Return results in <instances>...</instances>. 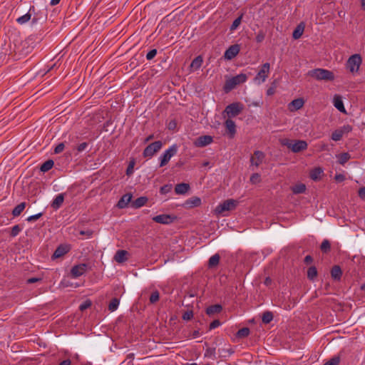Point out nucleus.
Here are the masks:
<instances>
[{
    "label": "nucleus",
    "mask_w": 365,
    "mask_h": 365,
    "mask_svg": "<svg viewBox=\"0 0 365 365\" xmlns=\"http://www.w3.org/2000/svg\"><path fill=\"white\" fill-rule=\"evenodd\" d=\"M281 143L295 153L303 151L308 147L307 143L303 140H289L285 138L282 140Z\"/></svg>",
    "instance_id": "obj_1"
},
{
    "label": "nucleus",
    "mask_w": 365,
    "mask_h": 365,
    "mask_svg": "<svg viewBox=\"0 0 365 365\" xmlns=\"http://www.w3.org/2000/svg\"><path fill=\"white\" fill-rule=\"evenodd\" d=\"M308 75L318 81H333L334 75L332 71L324 68H315L309 71Z\"/></svg>",
    "instance_id": "obj_2"
},
{
    "label": "nucleus",
    "mask_w": 365,
    "mask_h": 365,
    "mask_svg": "<svg viewBox=\"0 0 365 365\" xmlns=\"http://www.w3.org/2000/svg\"><path fill=\"white\" fill-rule=\"evenodd\" d=\"M247 79V76L245 73H240L229 79H227L223 89L225 92L228 93L234 89L237 86L245 83Z\"/></svg>",
    "instance_id": "obj_3"
},
{
    "label": "nucleus",
    "mask_w": 365,
    "mask_h": 365,
    "mask_svg": "<svg viewBox=\"0 0 365 365\" xmlns=\"http://www.w3.org/2000/svg\"><path fill=\"white\" fill-rule=\"evenodd\" d=\"M362 63V58L359 54L351 55L347 60L346 68L351 73L354 74L359 70L360 66Z\"/></svg>",
    "instance_id": "obj_4"
},
{
    "label": "nucleus",
    "mask_w": 365,
    "mask_h": 365,
    "mask_svg": "<svg viewBox=\"0 0 365 365\" xmlns=\"http://www.w3.org/2000/svg\"><path fill=\"white\" fill-rule=\"evenodd\" d=\"M178 150V146L176 144L172 145L168 149L165 150L159 158V167L162 168L166 165L171 159V158L177 154Z\"/></svg>",
    "instance_id": "obj_5"
},
{
    "label": "nucleus",
    "mask_w": 365,
    "mask_h": 365,
    "mask_svg": "<svg viewBox=\"0 0 365 365\" xmlns=\"http://www.w3.org/2000/svg\"><path fill=\"white\" fill-rule=\"evenodd\" d=\"M238 205V201L234 199H228L219 204L215 208L217 214H222L225 211L234 210Z\"/></svg>",
    "instance_id": "obj_6"
},
{
    "label": "nucleus",
    "mask_w": 365,
    "mask_h": 365,
    "mask_svg": "<svg viewBox=\"0 0 365 365\" xmlns=\"http://www.w3.org/2000/svg\"><path fill=\"white\" fill-rule=\"evenodd\" d=\"M270 65L269 63H264L256 76L254 78L255 83L257 85H260L264 83L268 77V74L269 73Z\"/></svg>",
    "instance_id": "obj_7"
},
{
    "label": "nucleus",
    "mask_w": 365,
    "mask_h": 365,
    "mask_svg": "<svg viewBox=\"0 0 365 365\" xmlns=\"http://www.w3.org/2000/svg\"><path fill=\"white\" fill-rule=\"evenodd\" d=\"M243 108L244 106L241 103L235 102L227 106L224 113H225L229 118H233L238 115L242 111Z\"/></svg>",
    "instance_id": "obj_8"
},
{
    "label": "nucleus",
    "mask_w": 365,
    "mask_h": 365,
    "mask_svg": "<svg viewBox=\"0 0 365 365\" xmlns=\"http://www.w3.org/2000/svg\"><path fill=\"white\" fill-rule=\"evenodd\" d=\"M162 146L163 143L160 140L155 141L144 149L143 155L145 158H151L162 148Z\"/></svg>",
    "instance_id": "obj_9"
},
{
    "label": "nucleus",
    "mask_w": 365,
    "mask_h": 365,
    "mask_svg": "<svg viewBox=\"0 0 365 365\" xmlns=\"http://www.w3.org/2000/svg\"><path fill=\"white\" fill-rule=\"evenodd\" d=\"M88 267V265L86 263L74 265L71 269L70 274L73 278H78L86 273Z\"/></svg>",
    "instance_id": "obj_10"
},
{
    "label": "nucleus",
    "mask_w": 365,
    "mask_h": 365,
    "mask_svg": "<svg viewBox=\"0 0 365 365\" xmlns=\"http://www.w3.org/2000/svg\"><path fill=\"white\" fill-rule=\"evenodd\" d=\"M175 219L176 217L166 214L156 215L153 217V220L154 222L163 225H169L172 223Z\"/></svg>",
    "instance_id": "obj_11"
},
{
    "label": "nucleus",
    "mask_w": 365,
    "mask_h": 365,
    "mask_svg": "<svg viewBox=\"0 0 365 365\" xmlns=\"http://www.w3.org/2000/svg\"><path fill=\"white\" fill-rule=\"evenodd\" d=\"M240 47L238 44L230 46L225 52L224 58L227 60L233 59L240 52Z\"/></svg>",
    "instance_id": "obj_12"
},
{
    "label": "nucleus",
    "mask_w": 365,
    "mask_h": 365,
    "mask_svg": "<svg viewBox=\"0 0 365 365\" xmlns=\"http://www.w3.org/2000/svg\"><path fill=\"white\" fill-rule=\"evenodd\" d=\"M36 38V36L31 35L26 38L24 41L22 42V47L26 53H30L34 48Z\"/></svg>",
    "instance_id": "obj_13"
},
{
    "label": "nucleus",
    "mask_w": 365,
    "mask_h": 365,
    "mask_svg": "<svg viewBox=\"0 0 365 365\" xmlns=\"http://www.w3.org/2000/svg\"><path fill=\"white\" fill-rule=\"evenodd\" d=\"M70 250V246L66 244L60 245L54 251L52 259H57L63 257Z\"/></svg>",
    "instance_id": "obj_14"
},
{
    "label": "nucleus",
    "mask_w": 365,
    "mask_h": 365,
    "mask_svg": "<svg viewBox=\"0 0 365 365\" xmlns=\"http://www.w3.org/2000/svg\"><path fill=\"white\" fill-rule=\"evenodd\" d=\"M225 126L229 138H232L236 133V125L235 121L228 118L225 122Z\"/></svg>",
    "instance_id": "obj_15"
},
{
    "label": "nucleus",
    "mask_w": 365,
    "mask_h": 365,
    "mask_svg": "<svg viewBox=\"0 0 365 365\" xmlns=\"http://www.w3.org/2000/svg\"><path fill=\"white\" fill-rule=\"evenodd\" d=\"M264 158V153L259 150H256L255 151L253 156H252L250 161L252 165H255L257 167L262 163Z\"/></svg>",
    "instance_id": "obj_16"
},
{
    "label": "nucleus",
    "mask_w": 365,
    "mask_h": 365,
    "mask_svg": "<svg viewBox=\"0 0 365 365\" xmlns=\"http://www.w3.org/2000/svg\"><path fill=\"white\" fill-rule=\"evenodd\" d=\"M35 13V7L34 6H31L26 14L19 17L16 19V21L18 24L23 25L27 23L29 20L31 19V15L32 14Z\"/></svg>",
    "instance_id": "obj_17"
},
{
    "label": "nucleus",
    "mask_w": 365,
    "mask_h": 365,
    "mask_svg": "<svg viewBox=\"0 0 365 365\" xmlns=\"http://www.w3.org/2000/svg\"><path fill=\"white\" fill-rule=\"evenodd\" d=\"M212 137L210 135H202L197 138L195 145L197 147H205L212 142Z\"/></svg>",
    "instance_id": "obj_18"
},
{
    "label": "nucleus",
    "mask_w": 365,
    "mask_h": 365,
    "mask_svg": "<svg viewBox=\"0 0 365 365\" xmlns=\"http://www.w3.org/2000/svg\"><path fill=\"white\" fill-rule=\"evenodd\" d=\"M333 104L334 107L343 113H346V109L344 106V103L341 97L339 95H335L333 98Z\"/></svg>",
    "instance_id": "obj_19"
},
{
    "label": "nucleus",
    "mask_w": 365,
    "mask_h": 365,
    "mask_svg": "<svg viewBox=\"0 0 365 365\" xmlns=\"http://www.w3.org/2000/svg\"><path fill=\"white\" fill-rule=\"evenodd\" d=\"M131 199L132 194L126 193L120 197V199L118 202L117 206L120 209L125 208L128 206L129 202H131Z\"/></svg>",
    "instance_id": "obj_20"
},
{
    "label": "nucleus",
    "mask_w": 365,
    "mask_h": 365,
    "mask_svg": "<svg viewBox=\"0 0 365 365\" xmlns=\"http://www.w3.org/2000/svg\"><path fill=\"white\" fill-rule=\"evenodd\" d=\"M128 255V252L126 250H119L115 252L114 259L118 263H123L127 260Z\"/></svg>",
    "instance_id": "obj_21"
},
{
    "label": "nucleus",
    "mask_w": 365,
    "mask_h": 365,
    "mask_svg": "<svg viewBox=\"0 0 365 365\" xmlns=\"http://www.w3.org/2000/svg\"><path fill=\"white\" fill-rule=\"evenodd\" d=\"M190 185L187 183L182 182L177 184L175 187V192L177 195H185L190 190Z\"/></svg>",
    "instance_id": "obj_22"
},
{
    "label": "nucleus",
    "mask_w": 365,
    "mask_h": 365,
    "mask_svg": "<svg viewBox=\"0 0 365 365\" xmlns=\"http://www.w3.org/2000/svg\"><path fill=\"white\" fill-rule=\"evenodd\" d=\"M64 200V195L63 193L58 194L56 196L51 202V207L54 210H58L61 207Z\"/></svg>",
    "instance_id": "obj_23"
},
{
    "label": "nucleus",
    "mask_w": 365,
    "mask_h": 365,
    "mask_svg": "<svg viewBox=\"0 0 365 365\" xmlns=\"http://www.w3.org/2000/svg\"><path fill=\"white\" fill-rule=\"evenodd\" d=\"M331 276L335 281H339L342 276V271L339 265H334L331 269Z\"/></svg>",
    "instance_id": "obj_24"
},
{
    "label": "nucleus",
    "mask_w": 365,
    "mask_h": 365,
    "mask_svg": "<svg viewBox=\"0 0 365 365\" xmlns=\"http://www.w3.org/2000/svg\"><path fill=\"white\" fill-rule=\"evenodd\" d=\"M148 200V197L144 196L138 197L136 200L131 202V207L135 209L140 208L146 204Z\"/></svg>",
    "instance_id": "obj_25"
},
{
    "label": "nucleus",
    "mask_w": 365,
    "mask_h": 365,
    "mask_svg": "<svg viewBox=\"0 0 365 365\" xmlns=\"http://www.w3.org/2000/svg\"><path fill=\"white\" fill-rule=\"evenodd\" d=\"M222 310V307L220 304H214L209 306L206 309V314L209 316H212L215 314L220 313Z\"/></svg>",
    "instance_id": "obj_26"
},
{
    "label": "nucleus",
    "mask_w": 365,
    "mask_h": 365,
    "mask_svg": "<svg viewBox=\"0 0 365 365\" xmlns=\"http://www.w3.org/2000/svg\"><path fill=\"white\" fill-rule=\"evenodd\" d=\"M304 100L302 98H297L293 100L289 103V109L291 110H297L300 109L304 106Z\"/></svg>",
    "instance_id": "obj_27"
},
{
    "label": "nucleus",
    "mask_w": 365,
    "mask_h": 365,
    "mask_svg": "<svg viewBox=\"0 0 365 365\" xmlns=\"http://www.w3.org/2000/svg\"><path fill=\"white\" fill-rule=\"evenodd\" d=\"M322 175H323V170L319 167L314 168L310 172V178L312 180H313L314 181L319 180Z\"/></svg>",
    "instance_id": "obj_28"
},
{
    "label": "nucleus",
    "mask_w": 365,
    "mask_h": 365,
    "mask_svg": "<svg viewBox=\"0 0 365 365\" xmlns=\"http://www.w3.org/2000/svg\"><path fill=\"white\" fill-rule=\"evenodd\" d=\"M202 62L203 59L202 56H198L192 61L190 67L194 70H197L201 67Z\"/></svg>",
    "instance_id": "obj_29"
},
{
    "label": "nucleus",
    "mask_w": 365,
    "mask_h": 365,
    "mask_svg": "<svg viewBox=\"0 0 365 365\" xmlns=\"http://www.w3.org/2000/svg\"><path fill=\"white\" fill-rule=\"evenodd\" d=\"M26 206V203L25 202H21L14 208V210H12V215L14 217L19 216L25 209Z\"/></svg>",
    "instance_id": "obj_30"
},
{
    "label": "nucleus",
    "mask_w": 365,
    "mask_h": 365,
    "mask_svg": "<svg viewBox=\"0 0 365 365\" xmlns=\"http://www.w3.org/2000/svg\"><path fill=\"white\" fill-rule=\"evenodd\" d=\"M304 29V25L302 24H299L296 27V29L294 30L293 34H292V37L294 39L299 38L302 36V35L303 34Z\"/></svg>",
    "instance_id": "obj_31"
},
{
    "label": "nucleus",
    "mask_w": 365,
    "mask_h": 365,
    "mask_svg": "<svg viewBox=\"0 0 365 365\" xmlns=\"http://www.w3.org/2000/svg\"><path fill=\"white\" fill-rule=\"evenodd\" d=\"M306 190V186L303 183H298L292 187V191L294 194H302Z\"/></svg>",
    "instance_id": "obj_32"
},
{
    "label": "nucleus",
    "mask_w": 365,
    "mask_h": 365,
    "mask_svg": "<svg viewBox=\"0 0 365 365\" xmlns=\"http://www.w3.org/2000/svg\"><path fill=\"white\" fill-rule=\"evenodd\" d=\"M53 165L54 162L53 160H48L41 165L40 170L43 173L48 172L53 168Z\"/></svg>",
    "instance_id": "obj_33"
},
{
    "label": "nucleus",
    "mask_w": 365,
    "mask_h": 365,
    "mask_svg": "<svg viewBox=\"0 0 365 365\" xmlns=\"http://www.w3.org/2000/svg\"><path fill=\"white\" fill-rule=\"evenodd\" d=\"M220 257L218 254H215V255H212L209 259V261H208L209 267L212 268V267H216L220 262Z\"/></svg>",
    "instance_id": "obj_34"
},
{
    "label": "nucleus",
    "mask_w": 365,
    "mask_h": 365,
    "mask_svg": "<svg viewBox=\"0 0 365 365\" xmlns=\"http://www.w3.org/2000/svg\"><path fill=\"white\" fill-rule=\"evenodd\" d=\"M273 319V314L272 312L267 311L262 314V321L264 324H267Z\"/></svg>",
    "instance_id": "obj_35"
},
{
    "label": "nucleus",
    "mask_w": 365,
    "mask_h": 365,
    "mask_svg": "<svg viewBox=\"0 0 365 365\" xmlns=\"http://www.w3.org/2000/svg\"><path fill=\"white\" fill-rule=\"evenodd\" d=\"M317 274L318 272L317 268L314 266H312L309 267L307 270V278L309 280L313 281L317 277Z\"/></svg>",
    "instance_id": "obj_36"
},
{
    "label": "nucleus",
    "mask_w": 365,
    "mask_h": 365,
    "mask_svg": "<svg viewBox=\"0 0 365 365\" xmlns=\"http://www.w3.org/2000/svg\"><path fill=\"white\" fill-rule=\"evenodd\" d=\"M119 304H120L119 299H118L116 297L113 298L108 304V310L112 312L115 311L118 309Z\"/></svg>",
    "instance_id": "obj_37"
},
{
    "label": "nucleus",
    "mask_w": 365,
    "mask_h": 365,
    "mask_svg": "<svg viewBox=\"0 0 365 365\" xmlns=\"http://www.w3.org/2000/svg\"><path fill=\"white\" fill-rule=\"evenodd\" d=\"M337 158L339 163L344 165L351 158V155L348 153H342Z\"/></svg>",
    "instance_id": "obj_38"
},
{
    "label": "nucleus",
    "mask_w": 365,
    "mask_h": 365,
    "mask_svg": "<svg viewBox=\"0 0 365 365\" xmlns=\"http://www.w3.org/2000/svg\"><path fill=\"white\" fill-rule=\"evenodd\" d=\"M250 333V329L247 327H243L238 330V331L236 334V336L237 338H245L249 336Z\"/></svg>",
    "instance_id": "obj_39"
},
{
    "label": "nucleus",
    "mask_w": 365,
    "mask_h": 365,
    "mask_svg": "<svg viewBox=\"0 0 365 365\" xmlns=\"http://www.w3.org/2000/svg\"><path fill=\"white\" fill-rule=\"evenodd\" d=\"M320 249L324 253L328 252L331 249L329 241L328 240H324L321 244Z\"/></svg>",
    "instance_id": "obj_40"
},
{
    "label": "nucleus",
    "mask_w": 365,
    "mask_h": 365,
    "mask_svg": "<svg viewBox=\"0 0 365 365\" xmlns=\"http://www.w3.org/2000/svg\"><path fill=\"white\" fill-rule=\"evenodd\" d=\"M343 134L340 129L335 130L331 134V139L334 141H339L341 139Z\"/></svg>",
    "instance_id": "obj_41"
},
{
    "label": "nucleus",
    "mask_w": 365,
    "mask_h": 365,
    "mask_svg": "<svg viewBox=\"0 0 365 365\" xmlns=\"http://www.w3.org/2000/svg\"><path fill=\"white\" fill-rule=\"evenodd\" d=\"M219 352L222 354L223 356H230L235 353V350L232 348L229 349H220Z\"/></svg>",
    "instance_id": "obj_42"
},
{
    "label": "nucleus",
    "mask_w": 365,
    "mask_h": 365,
    "mask_svg": "<svg viewBox=\"0 0 365 365\" xmlns=\"http://www.w3.org/2000/svg\"><path fill=\"white\" fill-rule=\"evenodd\" d=\"M173 189V185L171 184H166L162 186L160 189V193L161 195H165L170 192Z\"/></svg>",
    "instance_id": "obj_43"
},
{
    "label": "nucleus",
    "mask_w": 365,
    "mask_h": 365,
    "mask_svg": "<svg viewBox=\"0 0 365 365\" xmlns=\"http://www.w3.org/2000/svg\"><path fill=\"white\" fill-rule=\"evenodd\" d=\"M242 18V15H241L240 16L237 17V19H235L234 20L232 25L230 26V31H235L237 29V27L241 24Z\"/></svg>",
    "instance_id": "obj_44"
},
{
    "label": "nucleus",
    "mask_w": 365,
    "mask_h": 365,
    "mask_svg": "<svg viewBox=\"0 0 365 365\" xmlns=\"http://www.w3.org/2000/svg\"><path fill=\"white\" fill-rule=\"evenodd\" d=\"M22 228L19 225H14L11 230L10 235L13 237L17 236L21 231Z\"/></svg>",
    "instance_id": "obj_45"
},
{
    "label": "nucleus",
    "mask_w": 365,
    "mask_h": 365,
    "mask_svg": "<svg viewBox=\"0 0 365 365\" xmlns=\"http://www.w3.org/2000/svg\"><path fill=\"white\" fill-rule=\"evenodd\" d=\"M159 293L158 291H155L152 292L150 297V302L152 304H154L157 302L159 300Z\"/></svg>",
    "instance_id": "obj_46"
},
{
    "label": "nucleus",
    "mask_w": 365,
    "mask_h": 365,
    "mask_svg": "<svg viewBox=\"0 0 365 365\" xmlns=\"http://www.w3.org/2000/svg\"><path fill=\"white\" fill-rule=\"evenodd\" d=\"M182 319L185 321L190 320L193 317V312L191 310L186 311L182 314Z\"/></svg>",
    "instance_id": "obj_47"
},
{
    "label": "nucleus",
    "mask_w": 365,
    "mask_h": 365,
    "mask_svg": "<svg viewBox=\"0 0 365 365\" xmlns=\"http://www.w3.org/2000/svg\"><path fill=\"white\" fill-rule=\"evenodd\" d=\"M158 51L157 49L154 48L150 50L146 55V58L148 61H150L155 58V56L157 55Z\"/></svg>",
    "instance_id": "obj_48"
},
{
    "label": "nucleus",
    "mask_w": 365,
    "mask_h": 365,
    "mask_svg": "<svg viewBox=\"0 0 365 365\" xmlns=\"http://www.w3.org/2000/svg\"><path fill=\"white\" fill-rule=\"evenodd\" d=\"M65 148V144L64 143H61L59 144H58L55 148H54V153L55 154H58V153H61V152H63V150H64Z\"/></svg>",
    "instance_id": "obj_49"
},
{
    "label": "nucleus",
    "mask_w": 365,
    "mask_h": 365,
    "mask_svg": "<svg viewBox=\"0 0 365 365\" xmlns=\"http://www.w3.org/2000/svg\"><path fill=\"white\" fill-rule=\"evenodd\" d=\"M91 306V302L90 300H86L83 302L81 305L79 306V309L81 311H84L86 309L89 308Z\"/></svg>",
    "instance_id": "obj_50"
},
{
    "label": "nucleus",
    "mask_w": 365,
    "mask_h": 365,
    "mask_svg": "<svg viewBox=\"0 0 365 365\" xmlns=\"http://www.w3.org/2000/svg\"><path fill=\"white\" fill-rule=\"evenodd\" d=\"M42 215H43V213L42 212H39V213H37L36 215H33L29 216V217H27L26 220L28 222H34V221H36V220H38Z\"/></svg>",
    "instance_id": "obj_51"
},
{
    "label": "nucleus",
    "mask_w": 365,
    "mask_h": 365,
    "mask_svg": "<svg viewBox=\"0 0 365 365\" xmlns=\"http://www.w3.org/2000/svg\"><path fill=\"white\" fill-rule=\"evenodd\" d=\"M339 364V358L337 356L333 357L324 365H338Z\"/></svg>",
    "instance_id": "obj_52"
},
{
    "label": "nucleus",
    "mask_w": 365,
    "mask_h": 365,
    "mask_svg": "<svg viewBox=\"0 0 365 365\" xmlns=\"http://www.w3.org/2000/svg\"><path fill=\"white\" fill-rule=\"evenodd\" d=\"M260 180V175L258 173H254L250 177V181L252 183L255 184Z\"/></svg>",
    "instance_id": "obj_53"
},
{
    "label": "nucleus",
    "mask_w": 365,
    "mask_h": 365,
    "mask_svg": "<svg viewBox=\"0 0 365 365\" xmlns=\"http://www.w3.org/2000/svg\"><path fill=\"white\" fill-rule=\"evenodd\" d=\"M134 165H135L134 161L130 162V163L126 169V175H130L131 174H133Z\"/></svg>",
    "instance_id": "obj_54"
},
{
    "label": "nucleus",
    "mask_w": 365,
    "mask_h": 365,
    "mask_svg": "<svg viewBox=\"0 0 365 365\" xmlns=\"http://www.w3.org/2000/svg\"><path fill=\"white\" fill-rule=\"evenodd\" d=\"M341 131L342 134L348 133L352 130V127L349 125H345L342 126L341 128H339Z\"/></svg>",
    "instance_id": "obj_55"
},
{
    "label": "nucleus",
    "mask_w": 365,
    "mask_h": 365,
    "mask_svg": "<svg viewBox=\"0 0 365 365\" xmlns=\"http://www.w3.org/2000/svg\"><path fill=\"white\" fill-rule=\"evenodd\" d=\"M221 324L220 322L218 319H215L213 322H212L210 324L209 329L210 330L214 329L220 327Z\"/></svg>",
    "instance_id": "obj_56"
},
{
    "label": "nucleus",
    "mask_w": 365,
    "mask_h": 365,
    "mask_svg": "<svg viewBox=\"0 0 365 365\" xmlns=\"http://www.w3.org/2000/svg\"><path fill=\"white\" fill-rule=\"evenodd\" d=\"M88 147V143L86 142H83L81 144H79L77 147V150L78 153H81L84 151Z\"/></svg>",
    "instance_id": "obj_57"
},
{
    "label": "nucleus",
    "mask_w": 365,
    "mask_h": 365,
    "mask_svg": "<svg viewBox=\"0 0 365 365\" xmlns=\"http://www.w3.org/2000/svg\"><path fill=\"white\" fill-rule=\"evenodd\" d=\"M265 35L262 31H259L256 36V41L257 43H261L264 39Z\"/></svg>",
    "instance_id": "obj_58"
},
{
    "label": "nucleus",
    "mask_w": 365,
    "mask_h": 365,
    "mask_svg": "<svg viewBox=\"0 0 365 365\" xmlns=\"http://www.w3.org/2000/svg\"><path fill=\"white\" fill-rule=\"evenodd\" d=\"M80 235H86L87 238H91L93 235V231H91L90 230H81V231H80Z\"/></svg>",
    "instance_id": "obj_59"
},
{
    "label": "nucleus",
    "mask_w": 365,
    "mask_h": 365,
    "mask_svg": "<svg viewBox=\"0 0 365 365\" xmlns=\"http://www.w3.org/2000/svg\"><path fill=\"white\" fill-rule=\"evenodd\" d=\"M40 281H41V278L40 277H31L26 280V282L28 284H34Z\"/></svg>",
    "instance_id": "obj_60"
},
{
    "label": "nucleus",
    "mask_w": 365,
    "mask_h": 365,
    "mask_svg": "<svg viewBox=\"0 0 365 365\" xmlns=\"http://www.w3.org/2000/svg\"><path fill=\"white\" fill-rule=\"evenodd\" d=\"M334 179L336 182H341L345 180V176L343 174H336Z\"/></svg>",
    "instance_id": "obj_61"
},
{
    "label": "nucleus",
    "mask_w": 365,
    "mask_h": 365,
    "mask_svg": "<svg viewBox=\"0 0 365 365\" xmlns=\"http://www.w3.org/2000/svg\"><path fill=\"white\" fill-rule=\"evenodd\" d=\"M191 203L194 206H198L201 204V200L199 197H195L191 200Z\"/></svg>",
    "instance_id": "obj_62"
},
{
    "label": "nucleus",
    "mask_w": 365,
    "mask_h": 365,
    "mask_svg": "<svg viewBox=\"0 0 365 365\" xmlns=\"http://www.w3.org/2000/svg\"><path fill=\"white\" fill-rule=\"evenodd\" d=\"M275 88H276V87L274 86L269 87L267 90V96H272V95H274V93H275Z\"/></svg>",
    "instance_id": "obj_63"
},
{
    "label": "nucleus",
    "mask_w": 365,
    "mask_h": 365,
    "mask_svg": "<svg viewBox=\"0 0 365 365\" xmlns=\"http://www.w3.org/2000/svg\"><path fill=\"white\" fill-rule=\"evenodd\" d=\"M359 196L362 199H365V187H361L359 189Z\"/></svg>",
    "instance_id": "obj_64"
}]
</instances>
